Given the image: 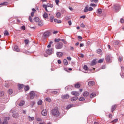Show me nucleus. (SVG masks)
I'll return each mask as SVG.
<instances>
[{
  "label": "nucleus",
  "instance_id": "obj_1",
  "mask_svg": "<svg viewBox=\"0 0 124 124\" xmlns=\"http://www.w3.org/2000/svg\"><path fill=\"white\" fill-rule=\"evenodd\" d=\"M51 113L52 116H56V117L60 116V111L58 108L52 109L51 111Z\"/></svg>",
  "mask_w": 124,
  "mask_h": 124
},
{
  "label": "nucleus",
  "instance_id": "obj_2",
  "mask_svg": "<svg viewBox=\"0 0 124 124\" xmlns=\"http://www.w3.org/2000/svg\"><path fill=\"white\" fill-rule=\"evenodd\" d=\"M62 47H63V44H62V42L58 43L55 45V48L57 49H62Z\"/></svg>",
  "mask_w": 124,
  "mask_h": 124
},
{
  "label": "nucleus",
  "instance_id": "obj_3",
  "mask_svg": "<svg viewBox=\"0 0 124 124\" xmlns=\"http://www.w3.org/2000/svg\"><path fill=\"white\" fill-rule=\"evenodd\" d=\"M113 8L115 12H119L120 9H121V5L119 4H115L113 6Z\"/></svg>",
  "mask_w": 124,
  "mask_h": 124
},
{
  "label": "nucleus",
  "instance_id": "obj_4",
  "mask_svg": "<svg viewBox=\"0 0 124 124\" xmlns=\"http://www.w3.org/2000/svg\"><path fill=\"white\" fill-rule=\"evenodd\" d=\"M106 61L107 62H112V57L110 55H107L106 56Z\"/></svg>",
  "mask_w": 124,
  "mask_h": 124
},
{
  "label": "nucleus",
  "instance_id": "obj_5",
  "mask_svg": "<svg viewBox=\"0 0 124 124\" xmlns=\"http://www.w3.org/2000/svg\"><path fill=\"white\" fill-rule=\"evenodd\" d=\"M35 94V92L31 91L30 93L31 99H33L34 98V95Z\"/></svg>",
  "mask_w": 124,
  "mask_h": 124
},
{
  "label": "nucleus",
  "instance_id": "obj_6",
  "mask_svg": "<svg viewBox=\"0 0 124 124\" xmlns=\"http://www.w3.org/2000/svg\"><path fill=\"white\" fill-rule=\"evenodd\" d=\"M46 53L47 55H52L53 54V48H49L46 50Z\"/></svg>",
  "mask_w": 124,
  "mask_h": 124
},
{
  "label": "nucleus",
  "instance_id": "obj_7",
  "mask_svg": "<svg viewBox=\"0 0 124 124\" xmlns=\"http://www.w3.org/2000/svg\"><path fill=\"white\" fill-rule=\"evenodd\" d=\"M71 94H72V95H75L76 96H79L80 95V93H79V92H78L77 91L72 92Z\"/></svg>",
  "mask_w": 124,
  "mask_h": 124
},
{
  "label": "nucleus",
  "instance_id": "obj_8",
  "mask_svg": "<svg viewBox=\"0 0 124 124\" xmlns=\"http://www.w3.org/2000/svg\"><path fill=\"white\" fill-rule=\"evenodd\" d=\"M62 99H68V98H69V95L67 94L66 95H62Z\"/></svg>",
  "mask_w": 124,
  "mask_h": 124
},
{
  "label": "nucleus",
  "instance_id": "obj_9",
  "mask_svg": "<svg viewBox=\"0 0 124 124\" xmlns=\"http://www.w3.org/2000/svg\"><path fill=\"white\" fill-rule=\"evenodd\" d=\"M41 113L43 116H47V109H43Z\"/></svg>",
  "mask_w": 124,
  "mask_h": 124
},
{
  "label": "nucleus",
  "instance_id": "obj_10",
  "mask_svg": "<svg viewBox=\"0 0 124 124\" xmlns=\"http://www.w3.org/2000/svg\"><path fill=\"white\" fill-rule=\"evenodd\" d=\"M50 34V32L49 31H46L45 32L44 34H43V36H44L45 37H48V36H49Z\"/></svg>",
  "mask_w": 124,
  "mask_h": 124
},
{
  "label": "nucleus",
  "instance_id": "obj_11",
  "mask_svg": "<svg viewBox=\"0 0 124 124\" xmlns=\"http://www.w3.org/2000/svg\"><path fill=\"white\" fill-rule=\"evenodd\" d=\"M14 51H16V52H19L20 51V49H19V47L17 46H15L14 47Z\"/></svg>",
  "mask_w": 124,
  "mask_h": 124
},
{
  "label": "nucleus",
  "instance_id": "obj_12",
  "mask_svg": "<svg viewBox=\"0 0 124 124\" xmlns=\"http://www.w3.org/2000/svg\"><path fill=\"white\" fill-rule=\"evenodd\" d=\"M116 108H117V105H113L111 107V112H112V113H113V112H114L115 111V110H116Z\"/></svg>",
  "mask_w": 124,
  "mask_h": 124
},
{
  "label": "nucleus",
  "instance_id": "obj_13",
  "mask_svg": "<svg viewBox=\"0 0 124 124\" xmlns=\"http://www.w3.org/2000/svg\"><path fill=\"white\" fill-rule=\"evenodd\" d=\"M96 63V59H94L91 63V65H95Z\"/></svg>",
  "mask_w": 124,
  "mask_h": 124
},
{
  "label": "nucleus",
  "instance_id": "obj_14",
  "mask_svg": "<svg viewBox=\"0 0 124 124\" xmlns=\"http://www.w3.org/2000/svg\"><path fill=\"white\" fill-rule=\"evenodd\" d=\"M89 95H90V93L88 92H85L83 93V96L84 97H87Z\"/></svg>",
  "mask_w": 124,
  "mask_h": 124
},
{
  "label": "nucleus",
  "instance_id": "obj_15",
  "mask_svg": "<svg viewBox=\"0 0 124 124\" xmlns=\"http://www.w3.org/2000/svg\"><path fill=\"white\" fill-rule=\"evenodd\" d=\"M56 16L57 17V18H61L62 17V14H61V13H60V12H58L56 14Z\"/></svg>",
  "mask_w": 124,
  "mask_h": 124
},
{
  "label": "nucleus",
  "instance_id": "obj_16",
  "mask_svg": "<svg viewBox=\"0 0 124 124\" xmlns=\"http://www.w3.org/2000/svg\"><path fill=\"white\" fill-rule=\"evenodd\" d=\"M80 87H81V84L79 83H77L75 85V88L76 89H79Z\"/></svg>",
  "mask_w": 124,
  "mask_h": 124
},
{
  "label": "nucleus",
  "instance_id": "obj_17",
  "mask_svg": "<svg viewBox=\"0 0 124 124\" xmlns=\"http://www.w3.org/2000/svg\"><path fill=\"white\" fill-rule=\"evenodd\" d=\"M48 93H53V94H58L57 91H52L51 90H49L48 91Z\"/></svg>",
  "mask_w": 124,
  "mask_h": 124
},
{
  "label": "nucleus",
  "instance_id": "obj_18",
  "mask_svg": "<svg viewBox=\"0 0 124 124\" xmlns=\"http://www.w3.org/2000/svg\"><path fill=\"white\" fill-rule=\"evenodd\" d=\"M8 5V2H4L0 3V5H2V6H5L6 5Z\"/></svg>",
  "mask_w": 124,
  "mask_h": 124
},
{
  "label": "nucleus",
  "instance_id": "obj_19",
  "mask_svg": "<svg viewBox=\"0 0 124 124\" xmlns=\"http://www.w3.org/2000/svg\"><path fill=\"white\" fill-rule=\"evenodd\" d=\"M57 56L58 58H60V57H62V52H57Z\"/></svg>",
  "mask_w": 124,
  "mask_h": 124
},
{
  "label": "nucleus",
  "instance_id": "obj_20",
  "mask_svg": "<svg viewBox=\"0 0 124 124\" xmlns=\"http://www.w3.org/2000/svg\"><path fill=\"white\" fill-rule=\"evenodd\" d=\"M77 99H78V97L77 96L74 97L71 99V101H76Z\"/></svg>",
  "mask_w": 124,
  "mask_h": 124
},
{
  "label": "nucleus",
  "instance_id": "obj_21",
  "mask_svg": "<svg viewBox=\"0 0 124 124\" xmlns=\"http://www.w3.org/2000/svg\"><path fill=\"white\" fill-rule=\"evenodd\" d=\"M18 105L19 106H24V105H25V101H20V102L19 103Z\"/></svg>",
  "mask_w": 124,
  "mask_h": 124
},
{
  "label": "nucleus",
  "instance_id": "obj_22",
  "mask_svg": "<svg viewBox=\"0 0 124 124\" xmlns=\"http://www.w3.org/2000/svg\"><path fill=\"white\" fill-rule=\"evenodd\" d=\"M89 11V6L87 5L86 6H85V9H84V12L86 13V12H88Z\"/></svg>",
  "mask_w": 124,
  "mask_h": 124
},
{
  "label": "nucleus",
  "instance_id": "obj_23",
  "mask_svg": "<svg viewBox=\"0 0 124 124\" xmlns=\"http://www.w3.org/2000/svg\"><path fill=\"white\" fill-rule=\"evenodd\" d=\"M38 25L39 27H42V26H43V22H42L41 20L39 21L38 23Z\"/></svg>",
  "mask_w": 124,
  "mask_h": 124
},
{
  "label": "nucleus",
  "instance_id": "obj_24",
  "mask_svg": "<svg viewBox=\"0 0 124 124\" xmlns=\"http://www.w3.org/2000/svg\"><path fill=\"white\" fill-rule=\"evenodd\" d=\"M97 14H99V15H100L101 14V13H102V10L101 9H98L97 10Z\"/></svg>",
  "mask_w": 124,
  "mask_h": 124
},
{
  "label": "nucleus",
  "instance_id": "obj_25",
  "mask_svg": "<svg viewBox=\"0 0 124 124\" xmlns=\"http://www.w3.org/2000/svg\"><path fill=\"white\" fill-rule=\"evenodd\" d=\"M43 17L45 18L46 19L48 18V14H47L46 12H45L43 14Z\"/></svg>",
  "mask_w": 124,
  "mask_h": 124
},
{
  "label": "nucleus",
  "instance_id": "obj_26",
  "mask_svg": "<svg viewBox=\"0 0 124 124\" xmlns=\"http://www.w3.org/2000/svg\"><path fill=\"white\" fill-rule=\"evenodd\" d=\"M89 86H93L94 85V82L92 81L88 82Z\"/></svg>",
  "mask_w": 124,
  "mask_h": 124
},
{
  "label": "nucleus",
  "instance_id": "obj_27",
  "mask_svg": "<svg viewBox=\"0 0 124 124\" xmlns=\"http://www.w3.org/2000/svg\"><path fill=\"white\" fill-rule=\"evenodd\" d=\"M29 120L30 122H32V121L34 120V118L33 117L29 116Z\"/></svg>",
  "mask_w": 124,
  "mask_h": 124
},
{
  "label": "nucleus",
  "instance_id": "obj_28",
  "mask_svg": "<svg viewBox=\"0 0 124 124\" xmlns=\"http://www.w3.org/2000/svg\"><path fill=\"white\" fill-rule=\"evenodd\" d=\"M63 63L64 65H67V64H68V62H67V60L66 59L63 60Z\"/></svg>",
  "mask_w": 124,
  "mask_h": 124
},
{
  "label": "nucleus",
  "instance_id": "obj_29",
  "mask_svg": "<svg viewBox=\"0 0 124 124\" xmlns=\"http://www.w3.org/2000/svg\"><path fill=\"white\" fill-rule=\"evenodd\" d=\"M19 90H21V89H23L24 88V85L23 84H18V85Z\"/></svg>",
  "mask_w": 124,
  "mask_h": 124
},
{
  "label": "nucleus",
  "instance_id": "obj_30",
  "mask_svg": "<svg viewBox=\"0 0 124 124\" xmlns=\"http://www.w3.org/2000/svg\"><path fill=\"white\" fill-rule=\"evenodd\" d=\"M47 5V7H51L52 8L54 7V5L52 4H50V3H47L46 4Z\"/></svg>",
  "mask_w": 124,
  "mask_h": 124
},
{
  "label": "nucleus",
  "instance_id": "obj_31",
  "mask_svg": "<svg viewBox=\"0 0 124 124\" xmlns=\"http://www.w3.org/2000/svg\"><path fill=\"white\" fill-rule=\"evenodd\" d=\"M96 94L94 93H92L90 94V97L91 98H93V97H94V96H96Z\"/></svg>",
  "mask_w": 124,
  "mask_h": 124
},
{
  "label": "nucleus",
  "instance_id": "obj_32",
  "mask_svg": "<svg viewBox=\"0 0 124 124\" xmlns=\"http://www.w3.org/2000/svg\"><path fill=\"white\" fill-rule=\"evenodd\" d=\"M34 21H35V22H36V23L38 22L39 21V18L37 17H34Z\"/></svg>",
  "mask_w": 124,
  "mask_h": 124
},
{
  "label": "nucleus",
  "instance_id": "obj_33",
  "mask_svg": "<svg viewBox=\"0 0 124 124\" xmlns=\"http://www.w3.org/2000/svg\"><path fill=\"white\" fill-rule=\"evenodd\" d=\"M13 118H15V119H17L18 117H19V115L18 114H14L13 115Z\"/></svg>",
  "mask_w": 124,
  "mask_h": 124
},
{
  "label": "nucleus",
  "instance_id": "obj_34",
  "mask_svg": "<svg viewBox=\"0 0 124 124\" xmlns=\"http://www.w3.org/2000/svg\"><path fill=\"white\" fill-rule=\"evenodd\" d=\"M104 62V59H100L98 61V63H102V62Z\"/></svg>",
  "mask_w": 124,
  "mask_h": 124
},
{
  "label": "nucleus",
  "instance_id": "obj_35",
  "mask_svg": "<svg viewBox=\"0 0 124 124\" xmlns=\"http://www.w3.org/2000/svg\"><path fill=\"white\" fill-rule=\"evenodd\" d=\"M83 69H84V70H89V67H88V66H87V65H85L83 66Z\"/></svg>",
  "mask_w": 124,
  "mask_h": 124
},
{
  "label": "nucleus",
  "instance_id": "obj_36",
  "mask_svg": "<svg viewBox=\"0 0 124 124\" xmlns=\"http://www.w3.org/2000/svg\"><path fill=\"white\" fill-rule=\"evenodd\" d=\"M4 34V35L8 36L9 35V33H8V31H5Z\"/></svg>",
  "mask_w": 124,
  "mask_h": 124
},
{
  "label": "nucleus",
  "instance_id": "obj_37",
  "mask_svg": "<svg viewBox=\"0 0 124 124\" xmlns=\"http://www.w3.org/2000/svg\"><path fill=\"white\" fill-rule=\"evenodd\" d=\"M79 101H83V100H85V98H84L83 97H80L79 98Z\"/></svg>",
  "mask_w": 124,
  "mask_h": 124
},
{
  "label": "nucleus",
  "instance_id": "obj_38",
  "mask_svg": "<svg viewBox=\"0 0 124 124\" xmlns=\"http://www.w3.org/2000/svg\"><path fill=\"white\" fill-rule=\"evenodd\" d=\"M38 105H41V104H42V100H39L38 101Z\"/></svg>",
  "mask_w": 124,
  "mask_h": 124
},
{
  "label": "nucleus",
  "instance_id": "obj_39",
  "mask_svg": "<svg viewBox=\"0 0 124 124\" xmlns=\"http://www.w3.org/2000/svg\"><path fill=\"white\" fill-rule=\"evenodd\" d=\"M25 91H29L30 90V87L29 86H27L24 88Z\"/></svg>",
  "mask_w": 124,
  "mask_h": 124
},
{
  "label": "nucleus",
  "instance_id": "obj_40",
  "mask_svg": "<svg viewBox=\"0 0 124 124\" xmlns=\"http://www.w3.org/2000/svg\"><path fill=\"white\" fill-rule=\"evenodd\" d=\"M65 90H68V91H70V89H71L70 86H66L65 88Z\"/></svg>",
  "mask_w": 124,
  "mask_h": 124
},
{
  "label": "nucleus",
  "instance_id": "obj_41",
  "mask_svg": "<svg viewBox=\"0 0 124 124\" xmlns=\"http://www.w3.org/2000/svg\"><path fill=\"white\" fill-rule=\"evenodd\" d=\"M13 93V90H12V89L9 90V94H12Z\"/></svg>",
  "mask_w": 124,
  "mask_h": 124
},
{
  "label": "nucleus",
  "instance_id": "obj_42",
  "mask_svg": "<svg viewBox=\"0 0 124 124\" xmlns=\"http://www.w3.org/2000/svg\"><path fill=\"white\" fill-rule=\"evenodd\" d=\"M1 124H7V120L5 119Z\"/></svg>",
  "mask_w": 124,
  "mask_h": 124
},
{
  "label": "nucleus",
  "instance_id": "obj_43",
  "mask_svg": "<svg viewBox=\"0 0 124 124\" xmlns=\"http://www.w3.org/2000/svg\"><path fill=\"white\" fill-rule=\"evenodd\" d=\"M54 16H51L50 17V22H53V21H54Z\"/></svg>",
  "mask_w": 124,
  "mask_h": 124
},
{
  "label": "nucleus",
  "instance_id": "obj_44",
  "mask_svg": "<svg viewBox=\"0 0 124 124\" xmlns=\"http://www.w3.org/2000/svg\"><path fill=\"white\" fill-rule=\"evenodd\" d=\"M46 101H48V102H51V99L50 98H46Z\"/></svg>",
  "mask_w": 124,
  "mask_h": 124
},
{
  "label": "nucleus",
  "instance_id": "obj_45",
  "mask_svg": "<svg viewBox=\"0 0 124 124\" xmlns=\"http://www.w3.org/2000/svg\"><path fill=\"white\" fill-rule=\"evenodd\" d=\"M61 41H62V42H63L64 44H67V42L66 41H65L64 39H62Z\"/></svg>",
  "mask_w": 124,
  "mask_h": 124
},
{
  "label": "nucleus",
  "instance_id": "obj_46",
  "mask_svg": "<svg viewBox=\"0 0 124 124\" xmlns=\"http://www.w3.org/2000/svg\"><path fill=\"white\" fill-rule=\"evenodd\" d=\"M24 42H25V44H26V45L29 44V40H28V39L25 40Z\"/></svg>",
  "mask_w": 124,
  "mask_h": 124
},
{
  "label": "nucleus",
  "instance_id": "obj_47",
  "mask_svg": "<svg viewBox=\"0 0 124 124\" xmlns=\"http://www.w3.org/2000/svg\"><path fill=\"white\" fill-rule=\"evenodd\" d=\"M118 122V119H115L113 121H112V123H114V124H116Z\"/></svg>",
  "mask_w": 124,
  "mask_h": 124
},
{
  "label": "nucleus",
  "instance_id": "obj_48",
  "mask_svg": "<svg viewBox=\"0 0 124 124\" xmlns=\"http://www.w3.org/2000/svg\"><path fill=\"white\" fill-rule=\"evenodd\" d=\"M59 2H60V0H55V3L56 5H59Z\"/></svg>",
  "mask_w": 124,
  "mask_h": 124
},
{
  "label": "nucleus",
  "instance_id": "obj_49",
  "mask_svg": "<svg viewBox=\"0 0 124 124\" xmlns=\"http://www.w3.org/2000/svg\"><path fill=\"white\" fill-rule=\"evenodd\" d=\"M61 40H61V39H60V38L55 39V42H59V41H61Z\"/></svg>",
  "mask_w": 124,
  "mask_h": 124
},
{
  "label": "nucleus",
  "instance_id": "obj_50",
  "mask_svg": "<svg viewBox=\"0 0 124 124\" xmlns=\"http://www.w3.org/2000/svg\"><path fill=\"white\" fill-rule=\"evenodd\" d=\"M97 53L98 54H100V53H101V49H98V50H97Z\"/></svg>",
  "mask_w": 124,
  "mask_h": 124
},
{
  "label": "nucleus",
  "instance_id": "obj_51",
  "mask_svg": "<svg viewBox=\"0 0 124 124\" xmlns=\"http://www.w3.org/2000/svg\"><path fill=\"white\" fill-rule=\"evenodd\" d=\"M36 120L38 121V122H41V121H42V119H41V118H37L36 119Z\"/></svg>",
  "mask_w": 124,
  "mask_h": 124
},
{
  "label": "nucleus",
  "instance_id": "obj_52",
  "mask_svg": "<svg viewBox=\"0 0 124 124\" xmlns=\"http://www.w3.org/2000/svg\"><path fill=\"white\" fill-rule=\"evenodd\" d=\"M29 21H30V22L32 23V19H31V16H29Z\"/></svg>",
  "mask_w": 124,
  "mask_h": 124
},
{
  "label": "nucleus",
  "instance_id": "obj_53",
  "mask_svg": "<svg viewBox=\"0 0 124 124\" xmlns=\"http://www.w3.org/2000/svg\"><path fill=\"white\" fill-rule=\"evenodd\" d=\"M93 9L92 7H89V8L88 9V11H93Z\"/></svg>",
  "mask_w": 124,
  "mask_h": 124
},
{
  "label": "nucleus",
  "instance_id": "obj_54",
  "mask_svg": "<svg viewBox=\"0 0 124 124\" xmlns=\"http://www.w3.org/2000/svg\"><path fill=\"white\" fill-rule=\"evenodd\" d=\"M80 27L81 28H85L86 27V26H85L83 23H82V24H80Z\"/></svg>",
  "mask_w": 124,
  "mask_h": 124
},
{
  "label": "nucleus",
  "instance_id": "obj_55",
  "mask_svg": "<svg viewBox=\"0 0 124 124\" xmlns=\"http://www.w3.org/2000/svg\"><path fill=\"white\" fill-rule=\"evenodd\" d=\"M70 108H71V105H68V106L66 108V109H70Z\"/></svg>",
  "mask_w": 124,
  "mask_h": 124
},
{
  "label": "nucleus",
  "instance_id": "obj_56",
  "mask_svg": "<svg viewBox=\"0 0 124 124\" xmlns=\"http://www.w3.org/2000/svg\"><path fill=\"white\" fill-rule=\"evenodd\" d=\"M4 93H3V92H0V96H2L4 95Z\"/></svg>",
  "mask_w": 124,
  "mask_h": 124
},
{
  "label": "nucleus",
  "instance_id": "obj_57",
  "mask_svg": "<svg viewBox=\"0 0 124 124\" xmlns=\"http://www.w3.org/2000/svg\"><path fill=\"white\" fill-rule=\"evenodd\" d=\"M90 6H94V7H95V6H96V5H95V4L91 3V4H90Z\"/></svg>",
  "mask_w": 124,
  "mask_h": 124
},
{
  "label": "nucleus",
  "instance_id": "obj_58",
  "mask_svg": "<svg viewBox=\"0 0 124 124\" xmlns=\"http://www.w3.org/2000/svg\"><path fill=\"white\" fill-rule=\"evenodd\" d=\"M80 58H84V54L83 53H81L79 55Z\"/></svg>",
  "mask_w": 124,
  "mask_h": 124
},
{
  "label": "nucleus",
  "instance_id": "obj_59",
  "mask_svg": "<svg viewBox=\"0 0 124 124\" xmlns=\"http://www.w3.org/2000/svg\"><path fill=\"white\" fill-rule=\"evenodd\" d=\"M21 29L23 30V31H25V30H26V27H25V26H22Z\"/></svg>",
  "mask_w": 124,
  "mask_h": 124
},
{
  "label": "nucleus",
  "instance_id": "obj_60",
  "mask_svg": "<svg viewBox=\"0 0 124 124\" xmlns=\"http://www.w3.org/2000/svg\"><path fill=\"white\" fill-rule=\"evenodd\" d=\"M31 17H33V16H34V12H31Z\"/></svg>",
  "mask_w": 124,
  "mask_h": 124
},
{
  "label": "nucleus",
  "instance_id": "obj_61",
  "mask_svg": "<svg viewBox=\"0 0 124 124\" xmlns=\"http://www.w3.org/2000/svg\"><path fill=\"white\" fill-rule=\"evenodd\" d=\"M43 7L44 8H46V7H47V5H46V4H43Z\"/></svg>",
  "mask_w": 124,
  "mask_h": 124
},
{
  "label": "nucleus",
  "instance_id": "obj_62",
  "mask_svg": "<svg viewBox=\"0 0 124 124\" xmlns=\"http://www.w3.org/2000/svg\"><path fill=\"white\" fill-rule=\"evenodd\" d=\"M39 124H46V123H45V122L43 121V122H40L39 123Z\"/></svg>",
  "mask_w": 124,
  "mask_h": 124
},
{
  "label": "nucleus",
  "instance_id": "obj_63",
  "mask_svg": "<svg viewBox=\"0 0 124 124\" xmlns=\"http://www.w3.org/2000/svg\"><path fill=\"white\" fill-rule=\"evenodd\" d=\"M121 23H122V24H124V19L122 18L121 19Z\"/></svg>",
  "mask_w": 124,
  "mask_h": 124
},
{
  "label": "nucleus",
  "instance_id": "obj_64",
  "mask_svg": "<svg viewBox=\"0 0 124 124\" xmlns=\"http://www.w3.org/2000/svg\"><path fill=\"white\" fill-rule=\"evenodd\" d=\"M122 61H123V58L119 57V62H122Z\"/></svg>",
  "mask_w": 124,
  "mask_h": 124
}]
</instances>
